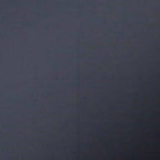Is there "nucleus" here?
<instances>
[{
    "label": "nucleus",
    "instance_id": "obj_1",
    "mask_svg": "<svg viewBox=\"0 0 160 160\" xmlns=\"http://www.w3.org/2000/svg\"><path fill=\"white\" fill-rule=\"evenodd\" d=\"M77 70H78V69H77Z\"/></svg>",
    "mask_w": 160,
    "mask_h": 160
},
{
    "label": "nucleus",
    "instance_id": "obj_2",
    "mask_svg": "<svg viewBox=\"0 0 160 160\" xmlns=\"http://www.w3.org/2000/svg\"><path fill=\"white\" fill-rule=\"evenodd\" d=\"M78 71H79V70H78Z\"/></svg>",
    "mask_w": 160,
    "mask_h": 160
},
{
    "label": "nucleus",
    "instance_id": "obj_3",
    "mask_svg": "<svg viewBox=\"0 0 160 160\" xmlns=\"http://www.w3.org/2000/svg\"><path fill=\"white\" fill-rule=\"evenodd\" d=\"M89 71H91V70H90Z\"/></svg>",
    "mask_w": 160,
    "mask_h": 160
},
{
    "label": "nucleus",
    "instance_id": "obj_4",
    "mask_svg": "<svg viewBox=\"0 0 160 160\" xmlns=\"http://www.w3.org/2000/svg\"><path fill=\"white\" fill-rule=\"evenodd\" d=\"M108 71H109V70H108Z\"/></svg>",
    "mask_w": 160,
    "mask_h": 160
}]
</instances>
